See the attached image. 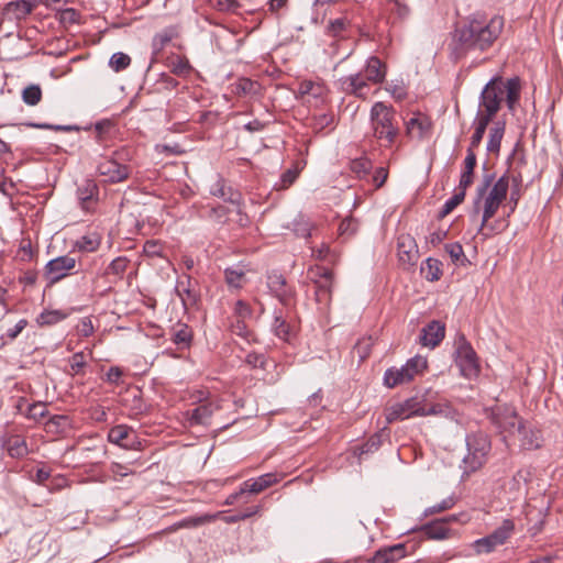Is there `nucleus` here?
Segmentation results:
<instances>
[{"label": "nucleus", "instance_id": "f257e3e1", "mask_svg": "<svg viewBox=\"0 0 563 563\" xmlns=\"http://www.w3.org/2000/svg\"><path fill=\"white\" fill-rule=\"evenodd\" d=\"M504 18L494 15L487 19L481 14L472 15L467 22L455 30V38L465 49L486 51L499 37L504 29Z\"/></svg>", "mask_w": 563, "mask_h": 563}, {"label": "nucleus", "instance_id": "f03ea898", "mask_svg": "<svg viewBox=\"0 0 563 563\" xmlns=\"http://www.w3.org/2000/svg\"><path fill=\"white\" fill-rule=\"evenodd\" d=\"M493 180V174H485L483 176L482 183L476 188V197L473 202V216L478 214L481 210V203L483 201V216L478 232H481L488 220L495 216L498 208L506 199L509 189V178L507 175H503L487 192Z\"/></svg>", "mask_w": 563, "mask_h": 563}, {"label": "nucleus", "instance_id": "7ed1b4c3", "mask_svg": "<svg viewBox=\"0 0 563 563\" xmlns=\"http://www.w3.org/2000/svg\"><path fill=\"white\" fill-rule=\"evenodd\" d=\"M369 122L373 137L380 146L390 147L400 133L395 109L385 102H375L369 111Z\"/></svg>", "mask_w": 563, "mask_h": 563}, {"label": "nucleus", "instance_id": "20e7f679", "mask_svg": "<svg viewBox=\"0 0 563 563\" xmlns=\"http://www.w3.org/2000/svg\"><path fill=\"white\" fill-rule=\"evenodd\" d=\"M466 454L462 463L464 473L471 474L481 470L488 461L492 451V441L483 431L472 432L466 435Z\"/></svg>", "mask_w": 563, "mask_h": 563}, {"label": "nucleus", "instance_id": "39448f33", "mask_svg": "<svg viewBox=\"0 0 563 563\" xmlns=\"http://www.w3.org/2000/svg\"><path fill=\"white\" fill-rule=\"evenodd\" d=\"M427 358L416 355L409 358L401 367H390L385 371L384 385L394 388L398 385L410 383L417 375L427 369Z\"/></svg>", "mask_w": 563, "mask_h": 563}, {"label": "nucleus", "instance_id": "423d86ee", "mask_svg": "<svg viewBox=\"0 0 563 563\" xmlns=\"http://www.w3.org/2000/svg\"><path fill=\"white\" fill-rule=\"evenodd\" d=\"M490 421L504 434L505 439L515 435L527 422L519 417L514 407L508 405H499L493 408Z\"/></svg>", "mask_w": 563, "mask_h": 563}, {"label": "nucleus", "instance_id": "0eeeda50", "mask_svg": "<svg viewBox=\"0 0 563 563\" xmlns=\"http://www.w3.org/2000/svg\"><path fill=\"white\" fill-rule=\"evenodd\" d=\"M515 532V522L511 519L503 520L501 525L497 527L488 536L477 539L473 542L472 547L476 554L490 553L496 548L504 545L507 540Z\"/></svg>", "mask_w": 563, "mask_h": 563}, {"label": "nucleus", "instance_id": "6e6552de", "mask_svg": "<svg viewBox=\"0 0 563 563\" xmlns=\"http://www.w3.org/2000/svg\"><path fill=\"white\" fill-rule=\"evenodd\" d=\"M455 363L466 378H474L479 374L481 367L476 352L464 335H460L456 340Z\"/></svg>", "mask_w": 563, "mask_h": 563}, {"label": "nucleus", "instance_id": "1a4fd4ad", "mask_svg": "<svg viewBox=\"0 0 563 563\" xmlns=\"http://www.w3.org/2000/svg\"><path fill=\"white\" fill-rule=\"evenodd\" d=\"M423 417V396H413L404 401L393 404L385 409L388 423L412 417Z\"/></svg>", "mask_w": 563, "mask_h": 563}, {"label": "nucleus", "instance_id": "9d476101", "mask_svg": "<svg viewBox=\"0 0 563 563\" xmlns=\"http://www.w3.org/2000/svg\"><path fill=\"white\" fill-rule=\"evenodd\" d=\"M77 266V260L69 255L57 256L46 263L43 277L48 286H53L71 275Z\"/></svg>", "mask_w": 563, "mask_h": 563}, {"label": "nucleus", "instance_id": "9b49d317", "mask_svg": "<svg viewBox=\"0 0 563 563\" xmlns=\"http://www.w3.org/2000/svg\"><path fill=\"white\" fill-rule=\"evenodd\" d=\"M500 84L501 77H494L485 85L479 96L481 110L497 114L503 102Z\"/></svg>", "mask_w": 563, "mask_h": 563}, {"label": "nucleus", "instance_id": "f8f14e48", "mask_svg": "<svg viewBox=\"0 0 563 563\" xmlns=\"http://www.w3.org/2000/svg\"><path fill=\"white\" fill-rule=\"evenodd\" d=\"M267 286L269 291L286 308H290L296 302V290L288 285L286 278L277 273H273L267 277Z\"/></svg>", "mask_w": 563, "mask_h": 563}, {"label": "nucleus", "instance_id": "ddd939ff", "mask_svg": "<svg viewBox=\"0 0 563 563\" xmlns=\"http://www.w3.org/2000/svg\"><path fill=\"white\" fill-rule=\"evenodd\" d=\"M97 172L104 177V181L118 184L126 180L131 175V167L119 163L114 158H103L97 166Z\"/></svg>", "mask_w": 563, "mask_h": 563}, {"label": "nucleus", "instance_id": "4468645a", "mask_svg": "<svg viewBox=\"0 0 563 563\" xmlns=\"http://www.w3.org/2000/svg\"><path fill=\"white\" fill-rule=\"evenodd\" d=\"M339 87L346 95L365 99L369 90V82L364 77L363 73L360 71L341 77L339 79Z\"/></svg>", "mask_w": 563, "mask_h": 563}, {"label": "nucleus", "instance_id": "2eb2a0df", "mask_svg": "<svg viewBox=\"0 0 563 563\" xmlns=\"http://www.w3.org/2000/svg\"><path fill=\"white\" fill-rule=\"evenodd\" d=\"M108 440L123 449H139L141 445V442L136 439L134 431L124 424L111 428L108 433Z\"/></svg>", "mask_w": 563, "mask_h": 563}, {"label": "nucleus", "instance_id": "dca6fc26", "mask_svg": "<svg viewBox=\"0 0 563 563\" xmlns=\"http://www.w3.org/2000/svg\"><path fill=\"white\" fill-rule=\"evenodd\" d=\"M397 254L401 264L409 266L415 265L419 258V250L416 240L408 234L400 235L397 242Z\"/></svg>", "mask_w": 563, "mask_h": 563}, {"label": "nucleus", "instance_id": "f3484780", "mask_svg": "<svg viewBox=\"0 0 563 563\" xmlns=\"http://www.w3.org/2000/svg\"><path fill=\"white\" fill-rule=\"evenodd\" d=\"M325 88L319 82L303 80L298 86V97L306 103L318 106L323 102Z\"/></svg>", "mask_w": 563, "mask_h": 563}, {"label": "nucleus", "instance_id": "a211bd4d", "mask_svg": "<svg viewBox=\"0 0 563 563\" xmlns=\"http://www.w3.org/2000/svg\"><path fill=\"white\" fill-rule=\"evenodd\" d=\"M456 516L451 515L439 520L426 523L420 528V531L431 540H444L451 537V529L448 528V523L455 521Z\"/></svg>", "mask_w": 563, "mask_h": 563}, {"label": "nucleus", "instance_id": "6ab92c4d", "mask_svg": "<svg viewBox=\"0 0 563 563\" xmlns=\"http://www.w3.org/2000/svg\"><path fill=\"white\" fill-rule=\"evenodd\" d=\"M407 555L406 544L397 543L394 545L378 549L367 561L368 563H395Z\"/></svg>", "mask_w": 563, "mask_h": 563}, {"label": "nucleus", "instance_id": "aec40b11", "mask_svg": "<svg viewBox=\"0 0 563 563\" xmlns=\"http://www.w3.org/2000/svg\"><path fill=\"white\" fill-rule=\"evenodd\" d=\"M426 416H440L452 421H459L460 413L448 401L429 402L427 398L423 397V417Z\"/></svg>", "mask_w": 563, "mask_h": 563}, {"label": "nucleus", "instance_id": "412c9836", "mask_svg": "<svg viewBox=\"0 0 563 563\" xmlns=\"http://www.w3.org/2000/svg\"><path fill=\"white\" fill-rule=\"evenodd\" d=\"M426 416H440L452 421H459L460 413L448 401L429 402L427 398L423 397V417Z\"/></svg>", "mask_w": 563, "mask_h": 563}, {"label": "nucleus", "instance_id": "4be33fe9", "mask_svg": "<svg viewBox=\"0 0 563 563\" xmlns=\"http://www.w3.org/2000/svg\"><path fill=\"white\" fill-rule=\"evenodd\" d=\"M501 97L504 98V95H506L505 100L507 108L509 111L514 112L516 109V106L518 104L520 100L521 95V79L518 76H515L512 78L507 79L504 81L501 79Z\"/></svg>", "mask_w": 563, "mask_h": 563}, {"label": "nucleus", "instance_id": "5701e85b", "mask_svg": "<svg viewBox=\"0 0 563 563\" xmlns=\"http://www.w3.org/2000/svg\"><path fill=\"white\" fill-rule=\"evenodd\" d=\"M363 75L369 84H383L387 75V66L377 56H371L366 60Z\"/></svg>", "mask_w": 563, "mask_h": 563}, {"label": "nucleus", "instance_id": "b1692460", "mask_svg": "<svg viewBox=\"0 0 563 563\" xmlns=\"http://www.w3.org/2000/svg\"><path fill=\"white\" fill-rule=\"evenodd\" d=\"M516 434L519 435V445L522 450H536L541 446L542 437L540 430L536 429L530 422H526L523 428Z\"/></svg>", "mask_w": 563, "mask_h": 563}, {"label": "nucleus", "instance_id": "393cba45", "mask_svg": "<svg viewBox=\"0 0 563 563\" xmlns=\"http://www.w3.org/2000/svg\"><path fill=\"white\" fill-rule=\"evenodd\" d=\"M445 335V327L440 321H431L421 331L420 342L424 346H437Z\"/></svg>", "mask_w": 563, "mask_h": 563}, {"label": "nucleus", "instance_id": "a878e982", "mask_svg": "<svg viewBox=\"0 0 563 563\" xmlns=\"http://www.w3.org/2000/svg\"><path fill=\"white\" fill-rule=\"evenodd\" d=\"M406 134L411 139L422 140L431 130L430 120L420 113L406 122Z\"/></svg>", "mask_w": 563, "mask_h": 563}, {"label": "nucleus", "instance_id": "bb28decb", "mask_svg": "<svg viewBox=\"0 0 563 563\" xmlns=\"http://www.w3.org/2000/svg\"><path fill=\"white\" fill-rule=\"evenodd\" d=\"M32 12V4L25 0L11 1L2 10V18L9 22H16L25 19Z\"/></svg>", "mask_w": 563, "mask_h": 563}, {"label": "nucleus", "instance_id": "cd10ccee", "mask_svg": "<svg viewBox=\"0 0 563 563\" xmlns=\"http://www.w3.org/2000/svg\"><path fill=\"white\" fill-rule=\"evenodd\" d=\"M210 194L233 205H240L241 202V194L233 190L221 176H218L216 181L210 186Z\"/></svg>", "mask_w": 563, "mask_h": 563}, {"label": "nucleus", "instance_id": "c85d7f7f", "mask_svg": "<svg viewBox=\"0 0 563 563\" xmlns=\"http://www.w3.org/2000/svg\"><path fill=\"white\" fill-rule=\"evenodd\" d=\"M217 407L212 402H205L195 409L187 411V419L190 426H209L211 417Z\"/></svg>", "mask_w": 563, "mask_h": 563}, {"label": "nucleus", "instance_id": "c756f323", "mask_svg": "<svg viewBox=\"0 0 563 563\" xmlns=\"http://www.w3.org/2000/svg\"><path fill=\"white\" fill-rule=\"evenodd\" d=\"M272 331L278 339L285 342H289L295 333L294 325L290 324L282 310H275L274 312Z\"/></svg>", "mask_w": 563, "mask_h": 563}, {"label": "nucleus", "instance_id": "7c9ffc66", "mask_svg": "<svg viewBox=\"0 0 563 563\" xmlns=\"http://www.w3.org/2000/svg\"><path fill=\"white\" fill-rule=\"evenodd\" d=\"M194 332L186 323L178 322L172 328V341L179 349H188L191 345Z\"/></svg>", "mask_w": 563, "mask_h": 563}, {"label": "nucleus", "instance_id": "2f4dec72", "mask_svg": "<svg viewBox=\"0 0 563 563\" xmlns=\"http://www.w3.org/2000/svg\"><path fill=\"white\" fill-rule=\"evenodd\" d=\"M277 483V478L274 474L267 473L256 479H249L242 484V492L258 494L269 486Z\"/></svg>", "mask_w": 563, "mask_h": 563}, {"label": "nucleus", "instance_id": "473e14b6", "mask_svg": "<svg viewBox=\"0 0 563 563\" xmlns=\"http://www.w3.org/2000/svg\"><path fill=\"white\" fill-rule=\"evenodd\" d=\"M185 308L191 307L197 302V294L190 288V277L177 282L175 288Z\"/></svg>", "mask_w": 563, "mask_h": 563}, {"label": "nucleus", "instance_id": "72a5a7b5", "mask_svg": "<svg viewBox=\"0 0 563 563\" xmlns=\"http://www.w3.org/2000/svg\"><path fill=\"white\" fill-rule=\"evenodd\" d=\"M476 155L475 152L467 150L466 157L464 159V169L460 177L459 187L462 189H467L473 183L474 169L476 167Z\"/></svg>", "mask_w": 563, "mask_h": 563}, {"label": "nucleus", "instance_id": "f704fd0d", "mask_svg": "<svg viewBox=\"0 0 563 563\" xmlns=\"http://www.w3.org/2000/svg\"><path fill=\"white\" fill-rule=\"evenodd\" d=\"M505 134V122L497 121L489 130L486 150L489 153L498 154L500 151L501 140Z\"/></svg>", "mask_w": 563, "mask_h": 563}, {"label": "nucleus", "instance_id": "c9c22d12", "mask_svg": "<svg viewBox=\"0 0 563 563\" xmlns=\"http://www.w3.org/2000/svg\"><path fill=\"white\" fill-rule=\"evenodd\" d=\"M11 457L20 459L29 453L26 441L20 435H11L3 444Z\"/></svg>", "mask_w": 563, "mask_h": 563}, {"label": "nucleus", "instance_id": "e433bc0d", "mask_svg": "<svg viewBox=\"0 0 563 563\" xmlns=\"http://www.w3.org/2000/svg\"><path fill=\"white\" fill-rule=\"evenodd\" d=\"M314 286L317 302L323 305L324 307L329 306L332 299L333 276L319 280V283L314 284Z\"/></svg>", "mask_w": 563, "mask_h": 563}, {"label": "nucleus", "instance_id": "4c0bfd02", "mask_svg": "<svg viewBox=\"0 0 563 563\" xmlns=\"http://www.w3.org/2000/svg\"><path fill=\"white\" fill-rule=\"evenodd\" d=\"M442 263L439 260L429 257L427 258L421 267V275L429 282L439 280L442 276Z\"/></svg>", "mask_w": 563, "mask_h": 563}, {"label": "nucleus", "instance_id": "58836bf2", "mask_svg": "<svg viewBox=\"0 0 563 563\" xmlns=\"http://www.w3.org/2000/svg\"><path fill=\"white\" fill-rule=\"evenodd\" d=\"M99 189L93 180H85L81 186L78 187L77 195L82 203L84 208L88 207V203L95 200L98 196Z\"/></svg>", "mask_w": 563, "mask_h": 563}, {"label": "nucleus", "instance_id": "ea45409f", "mask_svg": "<svg viewBox=\"0 0 563 563\" xmlns=\"http://www.w3.org/2000/svg\"><path fill=\"white\" fill-rule=\"evenodd\" d=\"M70 427V418L65 415H55L46 422V430L56 434L65 433Z\"/></svg>", "mask_w": 563, "mask_h": 563}, {"label": "nucleus", "instance_id": "a19ab883", "mask_svg": "<svg viewBox=\"0 0 563 563\" xmlns=\"http://www.w3.org/2000/svg\"><path fill=\"white\" fill-rule=\"evenodd\" d=\"M67 318V313L62 310H45L36 318V323L40 327L54 325Z\"/></svg>", "mask_w": 563, "mask_h": 563}, {"label": "nucleus", "instance_id": "79ce46f5", "mask_svg": "<svg viewBox=\"0 0 563 563\" xmlns=\"http://www.w3.org/2000/svg\"><path fill=\"white\" fill-rule=\"evenodd\" d=\"M42 89L40 85H27L21 92V98L26 106H37L42 100Z\"/></svg>", "mask_w": 563, "mask_h": 563}, {"label": "nucleus", "instance_id": "37998d69", "mask_svg": "<svg viewBox=\"0 0 563 563\" xmlns=\"http://www.w3.org/2000/svg\"><path fill=\"white\" fill-rule=\"evenodd\" d=\"M229 209L222 205L211 206L206 209L201 217L217 223L224 224L228 221Z\"/></svg>", "mask_w": 563, "mask_h": 563}, {"label": "nucleus", "instance_id": "c03bdc74", "mask_svg": "<svg viewBox=\"0 0 563 563\" xmlns=\"http://www.w3.org/2000/svg\"><path fill=\"white\" fill-rule=\"evenodd\" d=\"M373 168V163L368 157H358L352 159L350 163V169L353 174L356 175L357 178L363 179L367 177L371 169Z\"/></svg>", "mask_w": 563, "mask_h": 563}, {"label": "nucleus", "instance_id": "a18cd8bd", "mask_svg": "<svg viewBox=\"0 0 563 563\" xmlns=\"http://www.w3.org/2000/svg\"><path fill=\"white\" fill-rule=\"evenodd\" d=\"M466 189H462V187H457L454 195L445 201L441 211L439 212V218L442 219L451 213L460 203L463 202L465 198Z\"/></svg>", "mask_w": 563, "mask_h": 563}, {"label": "nucleus", "instance_id": "49530a36", "mask_svg": "<svg viewBox=\"0 0 563 563\" xmlns=\"http://www.w3.org/2000/svg\"><path fill=\"white\" fill-rule=\"evenodd\" d=\"M444 250L450 255L453 264L464 266L468 263V260L464 254L463 246L459 242L445 244Z\"/></svg>", "mask_w": 563, "mask_h": 563}, {"label": "nucleus", "instance_id": "de8ad7c7", "mask_svg": "<svg viewBox=\"0 0 563 563\" xmlns=\"http://www.w3.org/2000/svg\"><path fill=\"white\" fill-rule=\"evenodd\" d=\"M100 245V238L97 234L84 235L78 239L74 247L79 252H95Z\"/></svg>", "mask_w": 563, "mask_h": 563}, {"label": "nucleus", "instance_id": "09e8293b", "mask_svg": "<svg viewBox=\"0 0 563 563\" xmlns=\"http://www.w3.org/2000/svg\"><path fill=\"white\" fill-rule=\"evenodd\" d=\"M221 515H222V512H217V514H212V515L211 514H206V515H202V516L189 517V518H186V519L181 520L178 523V527H180V528H195V527H199L201 525L214 521Z\"/></svg>", "mask_w": 563, "mask_h": 563}, {"label": "nucleus", "instance_id": "8fccbe9b", "mask_svg": "<svg viewBox=\"0 0 563 563\" xmlns=\"http://www.w3.org/2000/svg\"><path fill=\"white\" fill-rule=\"evenodd\" d=\"M299 170L296 167L289 168L285 170L278 181L275 183L274 189L276 190H285L289 188L298 178Z\"/></svg>", "mask_w": 563, "mask_h": 563}, {"label": "nucleus", "instance_id": "3c124183", "mask_svg": "<svg viewBox=\"0 0 563 563\" xmlns=\"http://www.w3.org/2000/svg\"><path fill=\"white\" fill-rule=\"evenodd\" d=\"M372 347H373L372 338H362L355 343L352 352H353V354L357 355L360 362H363L364 360H366L369 356V354L372 352Z\"/></svg>", "mask_w": 563, "mask_h": 563}, {"label": "nucleus", "instance_id": "603ef678", "mask_svg": "<svg viewBox=\"0 0 563 563\" xmlns=\"http://www.w3.org/2000/svg\"><path fill=\"white\" fill-rule=\"evenodd\" d=\"M260 85L257 81L249 78H241L235 84V93L238 95H256L258 92Z\"/></svg>", "mask_w": 563, "mask_h": 563}, {"label": "nucleus", "instance_id": "864d4df0", "mask_svg": "<svg viewBox=\"0 0 563 563\" xmlns=\"http://www.w3.org/2000/svg\"><path fill=\"white\" fill-rule=\"evenodd\" d=\"M170 70L177 76H187L191 71V66L187 58L176 56L170 60Z\"/></svg>", "mask_w": 563, "mask_h": 563}, {"label": "nucleus", "instance_id": "5fc2aeb1", "mask_svg": "<svg viewBox=\"0 0 563 563\" xmlns=\"http://www.w3.org/2000/svg\"><path fill=\"white\" fill-rule=\"evenodd\" d=\"M131 64V57L122 52L114 53L109 60V66L117 73L124 70Z\"/></svg>", "mask_w": 563, "mask_h": 563}, {"label": "nucleus", "instance_id": "6e6d98bb", "mask_svg": "<svg viewBox=\"0 0 563 563\" xmlns=\"http://www.w3.org/2000/svg\"><path fill=\"white\" fill-rule=\"evenodd\" d=\"M382 445V435L378 433L373 434L368 440L357 448L360 456L376 452Z\"/></svg>", "mask_w": 563, "mask_h": 563}, {"label": "nucleus", "instance_id": "4d7b16f0", "mask_svg": "<svg viewBox=\"0 0 563 563\" xmlns=\"http://www.w3.org/2000/svg\"><path fill=\"white\" fill-rule=\"evenodd\" d=\"M172 40L173 34L169 31L155 34L152 41L153 54L158 55Z\"/></svg>", "mask_w": 563, "mask_h": 563}, {"label": "nucleus", "instance_id": "13d9d810", "mask_svg": "<svg viewBox=\"0 0 563 563\" xmlns=\"http://www.w3.org/2000/svg\"><path fill=\"white\" fill-rule=\"evenodd\" d=\"M225 282L230 287L241 288L244 279V272L239 268H225L224 271Z\"/></svg>", "mask_w": 563, "mask_h": 563}, {"label": "nucleus", "instance_id": "bf43d9fd", "mask_svg": "<svg viewBox=\"0 0 563 563\" xmlns=\"http://www.w3.org/2000/svg\"><path fill=\"white\" fill-rule=\"evenodd\" d=\"M24 415L29 419H33L34 421H38L47 415L46 406L43 402H34L27 405V409Z\"/></svg>", "mask_w": 563, "mask_h": 563}, {"label": "nucleus", "instance_id": "052dcab7", "mask_svg": "<svg viewBox=\"0 0 563 563\" xmlns=\"http://www.w3.org/2000/svg\"><path fill=\"white\" fill-rule=\"evenodd\" d=\"M231 331L233 334L243 338L247 342H251L254 340L253 332L251 330H249L244 320H242V319H236V321L234 323H232Z\"/></svg>", "mask_w": 563, "mask_h": 563}, {"label": "nucleus", "instance_id": "680f3d73", "mask_svg": "<svg viewBox=\"0 0 563 563\" xmlns=\"http://www.w3.org/2000/svg\"><path fill=\"white\" fill-rule=\"evenodd\" d=\"M456 504V497L454 495L446 497L441 503L433 505L424 510L426 516L434 515L438 512H442L444 510L451 509Z\"/></svg>", "mask_w": 563, "mask_h": 563}, {"label": "nucleus", "instance_id": "e2e57ef3", "mask_svg": "<svg viewBox=\"0 0 563 563\" xmlns=\"http://www.w3.org/2000/svg\"><path fill=\"white\" fill-rule=\"evenodd\" d=\"M333 273L329 268H325L323 266H311L308 269V277L313 283L317 284L319 280H322L323 278L332 277Z\"/></svg>", "mask_w": 563, "mask_h": 563}, {"label": "nucleus", "instance_id": "0e129e2a", "mask_svg": "<svg viewBox=\"0 0 563 563\" xmlns=\"http://www.w3.org/2000/svg\"><path fill=\"white\" fill-rule=\"evenodd\" d=\"M357 230L358 223L352 217L343 219L339 225V234L341 236H352Z\"/></svg>", "mask_w": 563, "mask_h": 563}, {"label": "nucleus", "instance_id": "69168bd1", "mask_svg": "<svg viewBox=\"0 0 563 563\" xmlns=\"http://www.w3.org/2000/svg\"><path fill=\"white\" fill-rule=\"evenodd\" d=\"M209 3L221 12H235L240 8L238 0H209Z\"/></svg>", "mask_w": 563, "mask_h": 563}, {"label": "nucleus", "instance_id": "338daca9", "mask_svg": "<svg viewBox=\"0 0 563 563\" xmlns=\"http://www.w3.org/2000/svg\"><path fill=\"white\" fill-rule=\"evenodd\" d=\"M87 362L84 352L75 353L69 360L70 375L74 376L81 374Z\"/></svg>", "mask_w": 563, "mask_h": 563}, {"label": "nucleus", "instance_id": "774afa93", "mask_svg": "<svg viewBox=\"0 0 563 563\" xmlns=\"http://www.w3.org/2000/svg\"><path fill=\"white\" fill-rule=\"evenodd\" d=\"M333 123V115L330 113H321L319 115H314L312 119V129L316 132H321L325 128L330 126Z\"/></svg>", "mask_w": 563, "mask_h": 563}]
</instances>
